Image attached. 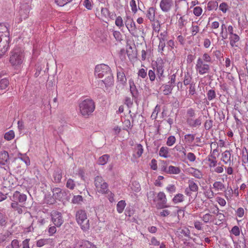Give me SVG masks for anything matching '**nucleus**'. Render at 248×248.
Listing matches in <instances>:
<instances>
[{"label":"nucleus","instance_id":"obj_32","mask_svg":"<svg viewBox=\"0 0 248 248\" xmlns=\"http://www.w3.org/2000/svg\"><path fill=\"white\" fill-rule=\"evenodd\" d=\"M129 84L130 91L133 96H134L137 93V87L134 83V80L132 78H130L128 80Z\"/></svg>","mask_w":248,"mask_h":248},{"label":"nucleus","instance_id":"obj_54","mask_svg":"<svg viewBox=\"0 0 248 248\" xmlns=\"http://www.w3.org/2000/svg\"><path fill=\"white\" fill-rule=\"evenodd\" d=\"M75 183L74 181L72 179H69L66 183V187L71 190L74 189L75 187Z\"/></svg>","mask_w":248,"mask_h":248},{"label":"nucleus","instance_id":"obj_44","mask_svg":"<svg viewBox=\"0 0 248 248\" xmlns=\"http://www.w3.org/2000/svg\"><path fill=\"white\" fill-rule=\"evenodd\" d=\"M201 59L203 62L207 63L209 64L212 63V58L210 55L207 53H204L202 57H201Z\"/></svg>","mask_w":248,"mask_h":248},{"label":"nucleus","instance_id":"obj_49","mask_svg":"<svg viewBox=\"0 0 248 248\" xmlns=\"http://www.w3.org/2000/svg\"><path fill=\"white\" fill-rule=\"evenodd\" d=\"M136 155L137 157H140L143 153V148L141 144H138L136 147Z\"/></svg>","mask_w":248,"mask_h":248},{"label":"nucleus","instance_id":"obj_51","mask_svg":"<svg viewBox=\"0 0 248 248\" xmlns=\"http://www.w3.org/2000/svg\"><path fill=\"white\" fill-rule=\"evenodd\" d=\"M113 36L115 38L116 41H121L122 39V34L119 31H113Z\"/></svg>","mask_w":248,"mask_h":248},{"label":"nucleus","instance_id":"obj_28","mask_svg":"<svg viewBox=\"0 0 248 248\" xmlns=\"http://www.w3.org/2000/svg\"><path fill=\"white\" fill-rule=\"evenodd\" d=\"M213 186L215 190L217 191H223L225 189V185L220 181L215 182L213 185Z\"/></svg>","mask_w":248,"mask_h":248},{"label":"nucleus","instance_id":"obj_53","mask_svg":"<svg viewBox=\"0 0 248 248\" xmlns=\"http://www.w3.org/2000/svg\"><path fill=\"white\" fill-rule=\"evenodd\" d=\"M54 180L55 183H60L61 181L62 175L59 171H56L53 174Z\"/></svg>","mask_w":248,"mask_h":248},{"label":"nucleus","instance_id":"obj_23","mask_svg":"<svg viewBox=\"0 0 248 248\" xmlns=\"http://www.w3.org/2000/svg\"><path fill=\"white\" fill-rule=\"evenodd\" d=\"M101 16L106 18H109L111 19H113L114 17L116 16L115 14H112L109 12L108 9L107 8H102L101 10Z\"/></svg>","mask_w":248,"mask_h":248},{"label":"nucleus","instance_id":"obj_48","mask_svg":"<svg viewBox=\"0 0 248 248\" xmlns=\"http://www.w3.org/2000/svg\"><path fill=\"white\" fill-rule=\"evenodd\" d=\"M176 142V138L174 136H169L166 142V144L168 146H172Z\"/></svg>","mask_w":248,"mask_h":248},{"label":"nucleus","instance_id":"obj_19","mask_svg":"<svg viewBox=\"0 0 248 248\" xmlns=\"http://www.w3.org/2000/svg\"><path fill=\"white\" fill-rule=\"evenodd\" d=\"M126 52L130 61H133L136 58L137 52L131 46L128 45L127 46Z\"/></svg>","mask_w":248,"mask_h":248},{"label":"nucleus","instance_id":"obj_26","mask_svg":"<svg viewBox=\"0 0 248 248\" xmlns=\"http://www.w3.org/2000/svg\"><path fill=\"white\" fill-rule=\"evenodd\" d=\"M9 159V154L4 151L0 152V164L4 165Z\"/></svg>","mask_w":248,"mask_h":248},{"label":"nucleus","instance_id":"obj_10","mask_svg":"<svg viewBox=\"0 0 248 248\" xmlns=\"http://www.w3.org/2000/svg\"><path fill=\"white\" fill-rule=\"evenodd\" d=\"M195 69L197 73L202 75L209 73L210 69V64L203 62L201 57L198 58L195 65Z\"/></svg>","mask_w":248,"mask_h":248},{"label":"nucleus","instance_id":"obj_27","mask_svg":"<svg viewBox=\"0 0 248 248\" xmlns=\"http://www.w3.org/2000/svg\"><path fill=\"white\" fill-rule=\"evenodd\" d=\"M117 74L118 81L120 82L122 85H125L126 83L127 79L124 73L122 71H119L117 72Z\"/></svg>","mask_w":248,"mask_h":248},{"label":"nucleus","instance_id":"obj_11","mask_svg":"<svg viewBox=\"0 0 248 248\" xmlns=\"http://www.w3.org/2000/svg\"><path fill=\"white\" fill-rule=\"evenodd\" d=\"M74 248H97L96 246L91 242L83 239H76Z\"/></svg>","mask_w":248,"mask_h":248},{"label":"nucleus","instance_id":"obj_29","mask_svg":"<svg viewBox=\"0 0 248 248\" xmlns=\"http://www.w3.org/2000/svg\"><path fill=\"white\" fill-rule=\"evenodd\" d=\"M163 62L158 63L156 65V73L158 77L160 78L163 76L164 71Z\"/></svg>","mask_w":248,"mask_h":248},{"label":"nucleus","instance_id":"obj_2","mask_svg":"<svg viewBox=\"0 0 248 248\" xmlns=\"http://www.w3.org/2000/svg\"><path fill=\"white\" fill-rule=\"evenodd\" d=\"M95 105L91 99H86L79 104L80 113L85 117H88L94 111Z\"/></svg>","mask_w":248,"mask_h":248},{"label":"nucleus","instance_id":"obj_14","mask_svg":"<svg viewBox=\"0 0 248 248\" xmlns=\"http://www.w3.org/2000/svg\"><path fill=\"white\" fill-rule=\"evenodd\" d=\"M188 187L185 190V194L187 196H191L192 192H196L199 189L197 184L193 179L189 180L187 182Z\"/></svg>","mask_w":248,"mask_h":248},{"label":"nucleus","instance_id":"obj_17","mask_svg":"<svg viewBox=\"0 0 248 248\" xmlns=\"http://www.w3.org/2000/svg\"><path fill=\"white\" fill-rule=\"evenodd\" d=\"M47 245L54 246V243L53 239L51 238H43L39 239L36 242V246L38 247H42L45 245Z\"/></svg>","mask_w":248,"mask_h":248},{"label":"nucleus","instance_id":"obj_47","mask_svg":"<svg viewBox=\"0 0 248 248\" xmlns=\"http://www.w3.org/2000/svg\"><path fill=\"white\" fill-rule=\"evenodd\" d=\"M137 74L139 78L144 79L146 78L147 76V69L140 68L138 70Z\"/></svg>","mask_w":248,"mask_h":248},{"label":"nucleus","instance_id":"obj_36","mask_svg":"<svg viewBox=\"0 0 248 248\" xmlns=\"http://www.w3.org/2000/svg\"><path fill=\"white\" fill-rule=\"evenodd\" d=\"M173 86L171 84H166L163 86V93L165 95H168L171 93Z\"/></svg>","mask_w":248,"mask_h":248},{"label":"nucleus","instance_id":"obj_3","mask_svg":"<svg viewBox=\"0 0 248 248\" xmlns=\"http://www.w3.org/2000/svg\"><path fill=\"white\" fill-rule=\"evenodd\" d=\"M75 217L77 223L83 232H86L90 229V221L88 218L87 213L85 210H79L77 211Z\"/></svg>","mask_w":248,"mask_h":248},{"label":"nucleus","instance_id":"obj_25","mask_svg":"<svg viewBox=\"0 0 248 248\" xmlns=\"http://www.w3.org/2000/svg\"><path fill=\"white\" fill-rule=\"evenodd\" d=\"M188 171L189 173L198 179H200L202 177V172L197 169L190 168L188 169Z\"/></svg>","mask_w":248,"mask_h":248},{"label":"nucleus","instance_id":"obj_62","mask_svg":"<svg viewBox=\"0 0 248 248\" xmlns=\"http://www.w3.org/2000/svg\"><path fill=\"white\" fill-rule=\"evenodd\" d=\"M150 166L152 170H156L157 169V161L155 159H152L150 163Z\"/></svg>","mask_w":248,"mask_h":248},{"label":"nucleus","instance_id":"obj_63","mask_svg":"<svg viewBox=\"0 0 248 248\" xmlns=\"http://www.w3.org/2000/svg\"><path fill=\"white\" fill-rule=\"evenodd\" d=\"M166 189L169 193H173L176 191V188L174 185H169Z\"/></svg>","mask_w":248,"mask_h":248},{"label":"nucleus","instance_id":"obj_58","mask_svg":"<svg viewBox=\"0 0 248 248\" xmlns=\"http://www.w3.org/2000/svg\"><path fill=\"white\" fill-rule=\"evenodd\" d=\"M195 139L194 135L192 134H186L185 136V140L186 142L191 143Z\"/></svg>","mask_w":248,"mask_h":248},{"label":"nucleus","instance_id":"obj_39","mask_svg":"<svg viewBox=\"0 0 248 248\" xmlns=\"http://www.w3.org/2000/svg\"><path fill=\"white\" fill-rule=\"evenodd\" d=\"M187 17L185 16H181L178 20V25L181 29L184 27L186 23Z\"/></svg>","mask_w":248,"mask_h":248},{"label":"nucleus","instance_id":"obj_16","mask_svg":"<svg viewBox=\"0 0 248 248\" xmlns=\"http://www.w3.org/2000/svg\"><path fill=\"white\" fill-rule=\"evenodd\" d=\"M173 0H161L159 6L164 12L170 11L173 6Z\"/></svg>","mask_w":248,"mask_h":248},{"label":"nucleus","instance_id":"obj_42","mask_svg":"<svg viewBox=\"0 0 248 248\" xmlns=\"http://www.w3.org/2000/svg\"><path fill=\"white\" fill-rule=\"evenodd\" d=\"M174 149L179 152L182 156H186V150L185 148L182 145H177L175 146Z\"/></svg>","mask_w":248,"mask_h":248},{"label":"nucleus","instance_id":"obj_50","mask_svg":"<svg viewBox=\"0 0 248 248\" xmlns=\"http://www.w3.org/2000/svg\"><path fill=\"white\" fill-rule=\"evenodd\" d=\"M202 8L200 6H196L193 8V14L196 16H200L202 13Z\"/></svg>","mask_w":248,"mask_h":248},{"label":"nucleus","instance_id":"obj_18","mask_svg":"<svg viewBox=\"0 0 248 248\" xmlns=\"http://www.w3.org/2000/svg\"><path fill=\"white\" fill-rule=\"evenodd\" d=\"M231 157L232 155L230 151L226 150L222 154L221 160L225 164H229L230 166L232 162Z\"/></svg>","mask_w":248,"mask_h":248},{"label":"nucleus","instance_id":"obj_34","mask_svg":"<svg viewBox=\"0 0 248 248\" xmlns=\"http://www.w3.org/2000/svg\"><path fill=\"white\" fill-rule=\"evenodd\" d=\"M184 198L185 196L183 194L178 193L174 196L172 201L174 203L177 204L183 202L184 201Z\"/></svg>","mask_w":248,"mask_h":248},{"label":"nucleus","instance_id":"obj_13","mask_svg":"<svg viewBox=\"0 0 248 248\" xmlns=\"http://www.w3.org/2000/svg\"><path fill=\"white\" fill-rule=\"evenodd\" d=\"M51 220L54 225L59 227L63 223V218L61 212L58 211H53L51 213Z\"/></svg>","mask_w":248,"mask_h":248},{"label":"nucleus","instance_id":"obj_20","mask_svg":"<svg viewBox=\"0 0 248 248\" xmlns=\"http://www.w3.org/2000/svg\"><path fill=\"white\" fill-rule=\"evenodd\" d=\"M156 14V9L154 7L148 8L146 12V17L150 21H154L155 20Z\"/></svg>","mask_w":248,"mask_h":248},{"label":"nucleus","instance_id":"obj_30","mask_svg":"<svg viewBox=\"0 0 248 248\" xmlns=\"http://www.w3.org/2000/svg\"><path fill=\"white\" fill-rule=\"evenodd\" d=\"M126 203L124 200L120 201L117 204V211L119 213H122L126 206Z\"/></svg>","mask_w":248,"mask_h":248},{"label":"nucleus","instance_id":"obj_41","mask_svg":"<svg viewBox=\"0 0 248 248\" xmlns=\"http://www.w3.org/2000/svg\"><path fill=\"white\" fill-rule=\"evenodd\" d=\"M218 7V3L216 1H210L207 3V9L209 11L216 10Z\"/></svg>","mask_w":248,"mask_h":248},{"label":"nucleus","instance_id":"obj_60","mask_svg":"<svg viewBox=\"0 0 248 248\" xmlns=\"http://www.w3.org/2000/svg\"><path fill=\"white\" fill-rule=\"evenodd\" d=\"M132 189L135 192H138L140 190V184L137 182L132 183Z\"/></svg>","mask_w":248,"mask_h":248},{"label":"nucleus","instance_id":"obj_46","mask_svg":"<svg viewBox=\"0 0 248 248\" xmlns=\"http://www.w3.org/2000/svg\"><path fill=\"white\" fill-rule=\"evenodd\" d=\"M15 132L13 130H11L5 133L4 138L6 140H11L15 138Z\"/></svg>","mask_w":248,"mask_h":248},{"label":"nucleus","instance_id":"obj_1","mask_svg":"<svg viewBox=\"0 0 248 248\" xmlns=\"http://www.w3.org/2000/svg\"><path fill=\"white\" fill-rule=\"evenodd\" d=\"M95 76L100 78H105L102 81L106 86H110L113 83V76L111 73L110 68L106 64H101L96 66L95 68Z\"/></svg>","mask_w":248,"mask_h":248},{"label":"nucleus","instance_id":"obj_6","mask_svg":"<svg viewBox=\"0 0 248 248\" xmlns=\"http://www.w3.org/2000/svg\"><path fill=\"white\" fill-rule=\"evenodd\" d=\"M207 164L212 172H215L217 173H221L224 171L223 165L220 163H218V166H217V160L215 157L208 156L206 159Z\"/></svg>","mask_w":248,"mask_h":248},{"label":"nucleus","instance_id":"obj_64","mask_svg":"<svg viewBox=\"0 0 248 248\" xmlns=\"http://www.w3.org/2000/svg\"><path fill=\"white\" fill-rule=\"evenodd\" d=\"M236 215L239 217H242L245 214L244 209L242 207H239L235 211Z\"/></svg>","mask_w":248,"mask_h":248},{"label":"nucleus","instance_id":"obj_37","mask_svg":"<svg viewBox=\"0 0 248 248\" xmlns=\"http://www.w3.org/2000/svg\"><path fill=\"white\" fill-rule=\"evenodd\" d=\"M115 24L116 26L120 29L124 27V20L121 16H119L116 17Z\"/></svg>","mask_w":248,"mask_h":248},{"label":"nucleus","instance_id":"obj_40","mask_svg":"<svg viewBox=\"0 0 248 248\" xmlns=\"http://www.w3.org/2000/svg\"><path fill=\"white\" fill-rule=\"evenodd\" d=\"M11 207L15 211H17V212L21 214L23 213L22 210V206L19 205L18 203L16 202H12L11 204Z\"/></svg>","mask_w":248,"mask_h":248},{"label":"nucleus","instance_id":"obj_38","mask_svg":"<svg viewBox=\"0 0 248 248\" xmlns=\"http://www.w3.org/2000/svg\"><path fill=\"white\" fill-rule=\"evenodd\" d=\"M220 36L222 37V39H226L227 35L226 34L224 33L225 32H227V28L225 24V23L223 22V21L222 22L221 25V28H220Z\"/></svg>","mask_w":248,"mask_h":248},{"label":"nucleus","instance_id":"obj_12","mask_svg":"<svg viewBox=\"0 0 248 248\" xmlns=\"http://www.w3.org/2000/svg\"><path fill=\"white\" fill-rule=\"evenodd\" d=\"M31 9V6L30 4L28 3L22 4L19 11L20 15V22H21L23 19L25 20L28 17Z\"/></svg>","mask_w":248,"mask_h":248},{"label":"nucleus","instance_id":"obj_35","mask_svg":"<svg viewBox=\"0 0 248 248\" xmlns=\"http://www.w3.org/2000/svg\"><path fill=\"white\" fill-rule=\"evenodd\" d=\"M109 158V155H104L98 158L97 163L100 165H104L107 163Z\"/></svg>","mask_w":248,"mask_h":248},{"label":"nucleus","instance_id":"obj_7","mask_svg":"<svg viewBox=\"0 0 248 248\" xmlns=\"http://www.w3.org/2000/svg\"><path fill=\"white\" fill-rule=\"evenodd\" d=\"M94 185L96 191L99 193L106 194L109 191L108 184L101 176H97L95 178Z\"/></svg>","mask_w":248,"mask_h":248},{"label":"nucleus","instance_id":"obj_4","mask_svg":"<svg viewBox=\"0 0 248 248\" xmlns=\"http://www.w3.org/2000/svg\"><path fill=\"white\" fill-rule=\"evenodd\" d=\"M24 59L23 51L19 48L13 49L10 52L9 62L15 68L20 67Z\"/></svg>","mask_w":248,"mask_h":248},{"label":"nucleus","instance_id":"obj_5","mask_svg":"<svg viewBox=\"0 0 248 248\" xmlns=\"http://www.w3.org/2000/svg\"><path fill=\"white\" fill-rule=\"evenodd\" d=\"M148 199H153L154 202L157 201L158 202L156 205V207L157 209H163L167 207L166 203L167 199L165 194L163 192H159L157 195L156 200L154 199L155 196V192L154 191H150L148 194Z\"/></svg>","mask_w":248,"mask_h":248},{"label":"nucleus","instance_id":"obj_59","mask_svg":"<svg viewBox=\"0 0 248 248\" xmlns=\"http://www.w3.org/2000/svg\"><path fill=\"white\" fill-rule=\"evenodd\" d=\"M219 9L223 13H226L228 9V5L226 3L222 2L220 4Z\"/></svg>","mask_w":248,"mask_h":248},{"label":"nucleus","instance_id":"obj_56","mask_svg":"<svg viewBox=\"0 0 248 248\" xmlns=\"http://www.w3.org/2000/svg\"><path fill=\"white\" fill-rule=\"evenodd\" d=\"M207 98L209 101L213 100L216 97V93L215 91L213 90H210L209 91H208L207 93Z\"/></svg>","mask_w":248,"mask_h":248},{"label":"nucleus","instance_id":"obj_22","mask_svg":"<svg viewBox=\"0 0 248 248\" xmlns=\"http://www.w3.org/2000/svg\"><path fill=\"white\" fill-rule=\"evenodd\" d=\"M240 40V37L236 33L230 35L229 40L230 46L232 47L237 46H238L236 45V43L239 42Z\"/></svg>","mask_w":248,"mask_h":248},{"label":"nucleus","instance_id":"obj_61","mask_svg":"<svg viewBox=\"0 0 248 248\" xmlns=\"http://www.w3.org/2000/svg\"><path fill=\"white\" fill-rule=\"evenodd\" d=\"M124 127L123 129L125 130L126 131H128V129L131 128V122L129 120L126 119L125 120L124 122Z\"/></svg>","mask_w":248,"mask_h":248},{"label":"nucleus","instance_id":"obj_15","mask_svg":"<svg viewBox=\"0 0 248 248\" xmlns=\"http://www.w3.org/2000/svg\"><path fill=\"white\" fill-rule=\"evenodd\" d=\"M11 200L13 202L24 203L27 200V196L18 191H16L11 197Z\"/></svg>","mask_w":248,"mask_h":248},{"label":"nucleus","instance_id":"obj_55","mask_svg":"<svg viewBox=\"0 0 248 248\" xmlns=\"http://www.w3.org/2000/svg\"><path fill=\"white\" fill-rule=\"evenodd\" d=\"M204 194L207 198L210 199L214 197L215 194L211 189H208L204 191Z\"/></svg>","mask_w":248,"mask_h":248},{"label":"nucleus","instance_id":"obj_24","mask_svg":"<svg viewBox=\"0 0 248 248\" xmlns=\"http://www.w3.org/2000/svg\"><path fill=\"white\" fill-rule=\"evenodd\" d=\"M169 151V149L167 147H161L159 151V156L165 158H169L170 156Z\"/></svg>","mask_w":248,"mask_h":248},{"label":"nucleus","instance_id":"obj_31","mask_svg":"<svg viewBox=\"0 0 248 248\" xmlns=\"http://www.w3.org/2000/svg\"><path fill=\"white\" fill-rule=\"evenodd\" d=\"M181 172V170L179 167L173 166H169L168 167V170L167 173L170 174H179Z\"/></svg>","mask_w":248,"mask_h":248},{"label":"nucleus","instance_id":"obj_45","mask_svg":"<svg viewBox=\"0 0 248 248\" xmlns=\"http://www.w3.org/2000/svg\"><path fill=\"white\" fill-rule=\"evenodd\" d=\"M9 84L8 79L6 78H2L0 80V90L5 89Z\"/></svg>","mask_w":248,"mask_h":248},{"label":"nucleus","instance_id":"obj_33","mask_svg":"<svg viewBox=\"0 0 248 248\" xmlns=\"http://www.w3.org/2000/svg\"><path fill=\"white\" fill-rule=\"evenodd\" d=\"M202 220L205 223H210L213 221L214 219V216L209 213H207L203 215L201 217Z\"/></svg>","mask_w":248,"mask_h":248},{"label":"nucleus","instance_id":"obj_57","mask_svg":"<svg viewBox=\"0 0 248 248\" xmlns=\"http://www.w3.org/2000/svg\"><path fill=\"white\" fill-rule=\"evenodd\" d=\"M83 198L80 195L74 196L72 199V202L73 203L78 204L82 202Z\"/></svg>","mask_w":248,"mask_h":248},{"label":"nucleus","instance_id":"obj_8","mask_svg":"<svg viewBox=\"0 0 248 248\" xmlns=\"http://www.w3.org/2000/svg\"><path fill=\"white\" fill-rule=\"evenodd\" d=\"M124 24L132 36L136 38L139 37V34L138 32L137 28L132 18L130 16H127L124 20Z\"/></svg>","mask_w":248,"mask_h":248},{"label":"nucleus","instance_id":"obj_9","mask_svg":"<svg viewBox=\"0 0 248 248\" xmlns=\"http://www.w3.org/2000/svg\"><path fill=\"white\" fill-rule=\"evenodd\" d=\"M10 33L7 27L4 24H0V46L2 45L3 42L6 43V49L8 50L9 43Z\"/></svg>","mask_w":248,"mask_h":248},{"label":"nucleus","instance_id":"obj_21","mask_svg":"<svg viewBox=\"0 0 248 248\" xmlns=\"http://www.w3.org/2000/svg\"><path fill=\"white\" fill-rule=\"evenodd\" d=\"M53 197L56 200L61 201L63 196L62 189L59 187H55L52 189Z\"/></svg>","mask_w":248,"mask_h":248},{"label":"nucleus","instance_id":"obj_52","mask_svg":"<svg viewBox=\"0 0 248 248\" xmlns=\"http://www.w3.org/2000/svg\"><path fill=\"white\" fill-rule=\"evenodd\" d=\"M129 5L131 7L132 12L134 14H136L138 11L136 1L135 0H131L129 2Z\"/></svg>","mask_w":248,"mask_h":248},{"label":"nucleus","instance_id":"obj_43","mask_svg":"<svg viewBox=\"0 0 248 248\" xmlns=\"http://www.w3.org/2000/svg\"><path fill=\"white\" fill-rule=\"evenodd\" d=\"M190 31L191 35L193 36H195L199 32L200 27L193 23L190 28Z\"/></svg>","mask_w":248,"mask_h":248}]
</instances>
